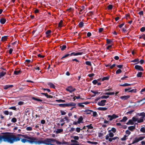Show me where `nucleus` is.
I'll list each match as a JSON object with an SVG mask.
<instances>
[{
    "mask_svg": "<svg viewBox=\"0 0 145 145\" xmlns=\"http://www.w3.org/2000/svg\"><path fill=\"white\" fill-rule=\"evenodd\" d=\"M21 72V71L20 70L19 71H14V74L16 75L19 74Z\"/></svg>",
    "mask_w": 145,
    "mask_h": 145,
    "instance_id": "393cba45",
    "label": "nucleus"
},
{
    "mask_svg": "<svg viewBox=\"0 0 145 145\" xmlns=\"http://www.w3.org/2000/svg\"><path fill=\"white\" fill-rule=\"evenodd\" d=\"M84 6H82L81 7V8H80L78 9V10L80 11L79 13L80 14H81L80 12H82V10H84Z\"/></svg>",
    "mask_w": 145,
    "mask_h": 145,
    "instance_id": "cd10ccee",
    "label": "nucleus"
},
{
    "mask_svg": "<svg viewBox=\"0 0 145 145\" xmlns=\"http://www.w3.org/2000/svg\"><path fill=\"white\" fill-rule=\"evenodd\" d=\"M18 136L17 137L15 135H10L7 133L3 135H0V143H1L2 141H4L12 144L14 142L20 140L21 138L19 136H22L25 137L24 135L21 134H18Z\"/></svg>",
    "mask_w": 145,
    "mask_h": 145,
    "instance_id": "f257e3e1",
    "label": "nucleus"
},
{
    "mask_svg": "<svg viewBox=\"0 0 145 145\" xmlns=\"http://www.w3.org/2000/svg\"><path fill=\"white\" fill-rule=\"evenodd\" d=\"M81 130V129L80 128H79V127H77L76 128V131L77 132L79 133V132H80V130Z\"/></svg>",
    "mask_w": 145,
    "mask_h": 145,
    "instance_id": "13d9d810",
    "label": "nucleus"
},
{
    "mask_svg": "<svg viewBox=\"0 0 145 145\" xmlns=\"http://www.w3.org/2000/svg\"><path fill=\"white\" fill-rule=\"evenodd\" d=\"M115 93L114 92H106L104 94L105 95H113Z\"/></svg>",
    "mask_w": 145,
    "mask_h": 145,
    "instance_id": "72a5a7b5",
    "label": "nucleus"
},
{
    "mask_svg": "<svg viewBox=\"0 0 145 145\" xmlns=\"http://www.w3.org/2000/svg\"><path fill=\"white\" fill-rule=\"evenodd\" d=\"M139 59L138 58H137L136 59H134V60H133L131 61V62H138L137 63H135V64H137L138 63H139Z\"/></svg>",
    "mask_w": 145,
    "mask_h": 145,
    "instance_id": "f704fd0d",
    "label": "nucleus"
},
{
    "mask_svg": "<svg viewBox=\"0 0 145 145\" xmlns=\"http://www.w3.org/2000/svg\"><path fill=\"white\" fill-rule=\"evenodd\" d=\"M113 6L112 5H109L107 6V9L108 10H111Z\"/></svg>",
    "mask_w": 145,
    "mask_h": 145,
    "instance_id": "58836bf2",
    "label": "nucleus"
},
{
    "mask_svg": "<svg viewBox=\"0 0 145 145\" xmlns=\"http://www.w3.org/2000/svg\"><path fill=\"white\" fill-rule=\"evenodd\" d=\"M83 54V52H78L77 53H75L74 52H73L72 53H69V56H76L79 55H82Z\"/></svg>",
    "mask_w": 145,
    "mask_h": 145,
    "instance_id": "7ed1b4c3",
    "label": "nucleus"
},
{
    "mask_svg": "<svg viewBox=\"0 0 145 145\" xmlns=\"http://www.w3.org/2000/svg\"><path fill=\"white\" fill-rule=\"evenodd\" d=\"M106 41L107 43L108 44H110L112 42V40L110 39H107Z\"/></svg>",
    "mask_w": 145,
    "mask_h": 145,
    "instance_id": "c9c22d12",
    "label": "nucleus"
},
{
    "mask_svg": "<svg viewBox=\"0 0 145 145\" xmlns=\"http://www.w3.org/2000/svg\"><path fill=\"white\" fill-rule=\"evenodd\" d=\"M144 119H142V118H140L138 120H137V122L138 123H140L142 122H143L144 121Z\"/></svg>",
    "mask_w": 145,
    "mask_h": 145,
    "instance_id": "79ce46f5",
    "label": "nucleus"
},
{
    "mask_svg": "<svg viewBox=\"0 0 145 145\" xmlns=\"http://www.w3.org/2000/svg\"><path fill=\"white\" fill-rule=\"evenodd\" d=\"M137 114L139 116H141L142 117L140 118L142 119H144L145 117V113L144 112L137 113Z\"/></svg>",
    "mask_w": 145,
    "mask_h": 145,
    "instance_id": "0eeeda50",
    "label": "nucleus"
},
{
    "mask_svg": "<svg viewBox=\"0 0 145 145\" xmlns=\"http://www.w3.org/2000/svg\"><path fill=\"white\" fill-rule=\"evenodd\" d=\"M92 82L93 84L96 85L97 83V81L96 80H94L92 81Z\"/></svg>",
    "mask_w": 145,
    "mask_h": 145,
    "instance_id": "e2e57ef3",
    "label": "nucleus"
},
{
    "mask_svg": "<svg viewBox=\"0 0 145 145\" xmlns=\"http://www.w3.org/2000/svg\"><path fill=\"white\" fill-rule=\"evenodd\" d=\"M109 97V96L103 95L101 97V99H107Z\"/></svg>",
    "mask_w": 145,
    "mask_h": 145,
    "instance_id": "8fccbe9b",
    "label": "nucleus"
},
{
    "mask_svg": "<svg viewBox=\"0 0 145 145\" xmlns=\"http://www.w3.org/2000/svg\"><path fill=\"white\" fill-rule=\"evenodd\" d=\"M56 101L58 102H62L64 103L65 102V101L63 100L59 99V100H56Z\"/></svg>",
    "mask_w": 145,
    "mask_h": 145,
    "instance_id": "c03bdc74",
    "label": "nucleus"
},
{
    "mask_svg": "<svg viewBox=\"0 0 145 145\" xmlns=\"http://www.w3.org/2000/svg\"><path fill=\"white\" fill-rule=\"evenodd\" d=\"M67 106L68 107L70 106H75L76 105V104L73 102H70L68 103H67Z\"/></svg>",
    "mask_w": 145,
    "mask_h": 145,
    "instance_id": "f8f14e48",
    "label": "nucleus"
},
{
    "mask_svg": "<svg viewBox=\"0 0 145 145\" xmlns=\"http://www.w3.org/2000/svg\"><path fill=\"white\" fill-rule=\"evenodd\" d=\"M21 141L23 143H25V142H32L30 140H28L27 139H24V138L22 139L21 140Z\"/></svg>",
    "mask_w": 145,
    "mask_h": 145,
    "instance_id": "b1692460",
    "label": "nucleus"
},
{
    "mask_svg": "<svg viewBox=\"0 0 145 145\" xmlns=\"http://www.w3.org/2000/svg\"><path fill=\"white\" fill-rule=\"evenodd\" d=\"M145 137H141L138 138V139L139 141H140L143 140L145 138Z\"/></svg>",
    "mask_w": 145,
    "mask_h": 145,
    "instance_id": "69168bd1",
    "label": "nucleus"
},
{
    "mask_svg": "<svg viewBox=\"0 0 145 145\" xmlns=\"http://www.w3.org/2000/svg\"><path fill=\"white\" fill-rule=\"evenodd\" d=\"M7 36H5L2 37L1 39V40L3 41H6L7 40Z\"/></svg>",
    "mask_w": 145,
    "mask_h": 145,
    "instance_id": "c85d7f7f",
    "label": "nucleus"
},
{
    "mask_svg": "<svg viewBox=\"0 0 145 145\" xmlns=\"http://www.w3.org/2000/svg\"><path fill=\"white\" fill-rule=\"evenodd\" d=\"M127 136H126L125 135L123 138H121V140L122 141L125 140L127 139L126 137Z\"/></svg>",
    "mask_w": 145,
    "mask_h": 145,
    "instance_id": "bf43d9fd",
    "label": "nucleus"
},
{
    "mask_svg": "<svg viewBox=\"0 0 145 145\" xmlns=\"http://www.w3.org/2000/svg\"><path fill=\"white\" fill-rule=\"evenodd\" d=\"M26 130L27 131H32V128L31 127H26Z\"/></svg>",
    "mask_w": 145,
    "mask_h": 145,
    "instance_id": "3c124183",
    "label": "nucleus"
},
{
    "mask_svg": "<svg viewBox=\"0 0 145 145\" xmlns=\"http://www.w3.org/2000/svg\"><path fill=\"white\" fill-rule=\"evenodd\" d=\"M107 108L99 107L98 108V110H99L105 111L107 110Z\"/></svg>",
    "mask_w": 145,
    "mask_h": 145,
    "instance_id": "412c9836",
    "label": "nucleus"
},
{
    "mask_svg": "<svg viewBox=\"0 0 145 145\" xmlns=\"http://www.w3.org/2000/svg\"><path fill=\"white\" fill-rule=\"evenodd\" d=\"M8 109H12L15 110H16V108L15 106H12L9 107L8 108Z\"/></svg>",
    "mask_w": 145,
    "mask_h": 145,
    "instance_id": "603ef678",
    "label": "nucleus"
},
{
    "mask_svg": "<svg viewBox=\"0 0 145 145\" xmlns=\"http://www.w3.org/2000/svg\"><path fill=\"white\" fill-rule=\"evenodd\" d=\"M84 112H86V114H90L92 112H93V111L91 110L87 109L85 110Z\"/></svg>",
    "mask_w": 145,
    "mask_h": 145,
    "instance_id": "4468645a",
    "label": "nucleus"
},
{
    "mask_svg": "<svg viewBox=\"0 0 145 145\" xmlns=\"http://www.w3.org/2000/svg\"><path fill=\"white\" fill-rule=\"evenodd\" d=\"M110 77V76L109 75H108L107 76L104 77L102 78V81H103L105 80H108L109 79Z\"/></svg>",
    "mask_w": 145,
    "mask_h": 145,
    "instance_id": "dca6fc26",
    "label": "nucleus"
},
{
    "mask_svg": "<svg viewBox=\"0 0 145 145\" xmlns=\"http://www.w3.org/2000/svg\"><path fill=\"white\" fill-rule=\"evenodd\" d=\"M91 91L92 92V93L95 94H100V92H98V91H94L93 90H91Z\"/></svg>",
    "mask_w": 145,
    "mask_h": 145,
    "instance_id": "37998d69",
    "label": "nucleus"
},
{
    "mask_svg": "<svg viewBox=\"0 0 145 145\" xmlns=\"http://www.w3.org/2000/svg\"><path fill=\"white\" fill-rule=\"evenodd\" d=\"M103 133H98V136L100 138H103Z\"/></svg>",
    "mask_w": 145,
    "mask_h": 145,
    "instance_id": "ea45409f",
    "label": "nucleus"
},
{
    "mask_svg": "<svg viewBox=\"0 0 145 145\" xmlns=\"http://www.w3.org/2000/svg\"><path fill=\"white\" fill-rule=\"evenodd\" d=\"M139 141L138 138H135L134 140L133 141L132 143V144H133L136 143H137Z\"/></svg>",
    "mask_w": 145,
    "mask_h": 145,
    "instance_id": "a878e982",
    "label": "nucleus"
},
{
    "mask_svg": "<svg viewBox=\"0 0 145 145\" xmlns=\"http://www.w3.org/2000/svg\"><path fill=\"white\" fill-rule=\"evenodd\" d=\"M6 21V18L4 17H2L1 18L0 20V23L3 24H5Z\"/></svg>",
    "mask_w": 145,
    "mask_h": 145,
    "instance_id": "6e6552de",
    "label": "nucleus"
},
{
    "mask_svg": "<svg viewBox=\"0 0 145 145\" xmlns=\"http://www.w3.org/2000/svg\"><path fill=\"white\" fill-rule=\"evenodd\" d=\"M121 72H122L121 70L120 69H119L116 71V74H119L121 73Z\"/></svg>",
    "mask_w": 145,
    "mask_h": 145,
    "instance_id": "a19ab883",
    "label": "nucleus"
},
{
    "mask_svg": "<svg viewBox=\"0 0 145 145\" xmlns=\"http://www.w3.org/2000/svg\"><path fill=\"white\" fill-rule=\"evenodd\" d=\"M128 118L126 116H124L123 117V119L120 120L121 122H125L127 120Z\"/></svg>",
    "mask_w": 145,
    "mask_h": 145,
    "instance_id": "5701e85b",
    "label": "nucleus"
},
{
    "mask_svg": "<svg viewBox=\"0 0 145 145\" xmlns=\"http://www.w3.org/2000/svg\"><path fill=\"white\" fill-rule=\"evenodd\" d=\"M6 72H4L3 71H2L0 72V78H1L2 77L4 76L6 74Z\"/></svg>",
    "mask_w": 145,
    "mask_h": 145,
    "instance_id": "6ab92c4d",
    "label": "nucleus"
},
{
    "mask_svg": "<svg viewBox=\"0 0 145 145\" xmlns=\"http://www.w3.org/2000/svg\"><path fill=\"white\" fill-rule=\"evenodd\" d=\"M60 107H64L67 106V104H60L58 105Z\"/></svg>",
    "mask_w": 145,
    "mask_h": 145,
    "instance_id": "473e14b6",
    "label": "nucleus"
},
{
    "mask_svg": "<svg viewBox=\"0 0 145 145\" xmlns=\"http://www.w3.org/2000/svg\"><path fill=\"white\" fill-rule=\"evenodd\" d=\"M73 138L74 139V140H78L79 139V137L78 136H74L73 137Z\"/></svg>",
    "mask_w": 145,
    "mask_h": 145,
    "instance_id": "0e129e2a",
    "label": "nucleus"
},
{
    "mask_svg": "<svg viewBox=\"0 0 145 145\" xmlns=\"http://www.w3.org/2000/svg\"><path fill=\"white\" fill-rule=\"evenodd\" d=\"M142 72H138L137 75V76L138 77H141L142 76Z\"/></svg>",
    "mask_w": 145,
    "mask_h": 145,
    "instance_id": "e433bc0d",
    "label": "nucleus"
},
{
    "mask_svg": "<svg viewBox=\"0 0 145 145\" xmlns=\"http://www.w3.org/2000/svg\"><path fill=\"white\" fill-rule=\"evenodd\" d=\"M137 89H133L131 90H129L128 92H134L135 93L136 92Z\"/></svg>",
    "mask_w": 145,
    "mask_h": 145,
    "instance_id": "864d4df0",
    "label": "nucleus"
},
{
    "mask_svg": "<svg viewBox=\"0 0 145 145\" xmlns=\"http://www.w3.org/2000/svg\"><path fill=\"white\" fill-rule=\"evenodd\" d=\"M86 64L87 65H88L91 66V62L89 61H86Z\"/></svg>",
    "mask_w": 145,
    "mask_h": 145,
    "instance_id": "a18cd8bd",
    "label": "nucleus"
},
{
    "mask_svg": "<svg viewBox=\"0 0 145 145\" xmlns=\"http://www.w3.org/2000/svg\"><path fill=\"white\" fill-rule=\"evenodd\" d=\"M41 94L43 95H44L47 98H48V95L47 93H41Z\"/></svg>",
    "mask_w": 145,
    "mask_h": 145,
    "instance_id": "4d7b16f0",
    "label": "nucleus"
},
{
    "mask_svg": "<svg viewBox=\"0 0 145 145\" xmlns=\"http://www.w3.org/2000/svg\"><path fill=\"white\" fill-rule=\"evenodd\" d=\"M63 131V130L61 129H57V130L56 131V133H59L62 132Z\"/></svg>",
    "mask_w": 145,
    "mask_h": 145,
    "instance_id": "4be33fe9",
    "label": "nucleus"
},
{
    "mask_svg": "<svg viewBox=\"0 0 145 145\" xmlns=\"http://www.w3.org/2000/svg\"><path fill=\"white\" fill-rule=\"evenodd\" d=\"M135 68L137 70H138L139 71H144V69L143 68V67L141 66H140V65H136L135 66Z\"/></svg>",
    "mask_w": 145,
    "mask_h": 145,
    "instance_id": "423d86ee",
    "label": "nucleus"
},
{
    "mask_svg": "<svg viewBox=\"0 0 145 145\" xmlns=\"http://www.w3.org/2000/svg\"><path fill=\"white\" fill-rule=\"evenodd\" d=\"M48 86H49L51 88H52L54 89L55 88V86L52 83L49 82L47 84Z\"/></svg>",
    "mask_w": 145,
    "mask_h": 145,
    "instance_id": "2eb2a0df",
    "label": "nucleus"
},
{
    "mask_svg": "<svg viewBox=\"0 0 145 145\" xmlns=\"http://www.w3.org/2000/svg\"><path fill=\"white\" fill-rule=\"evenodd\" d=\"M60 48L61 50L63 51L66 48V46L65 45H64L62 46H60Z\"/></svg>",
    "mask_w": 145,
    "mask_h": 145,
    "instance_id": "c756f323",
    "label": "nucleus"
},
{
    "mask_svg": "<svg viewBox=\"0 0 145 145\" xmlns=\"http://www.w3.org/2000/svg\"><path fill=\"white\" fill-rule=\"evenodd\" d=\"M134 123L132 120H129L128 122H127L126 124L127 125H133Z\"/></svg>",
    "mask_w": 145,
    "mask_h": 145,
    "instance_id": "aec40b11",
    "label": "nucleus"
},
{
    "mask_svg": "<svg viewBox=\"0 0 145 145\" xmlns=\"http://www.w3.org/2000/svg\"><path fill=\"white\" fill-rule=\"evenodd\" d=\"M70 53V52H69L67 53V54L65 55L64 56H63L61 58V59L63 60V59L64 58H66L67 57H68L69 56V53Z\"/></svg>",
    "mask_w": 145,
    "mask_h": 145,
    "instance_id": "a211bd4d",
    "label": "nucleus"
},
{
    "mask_svg": "<svg viewBox=\"0 0 145 145\" xmlns=\"http://www.w3.org/2000/svg\"><path fill=\"white\" fill-rule=\"evenodd\" d=\"M63 21L62 20H61L59 23L58 24V27H62V24L63 23Z\"/></svg>",
    "mask_w": 145,
    "mask_h": 145,
    "instance_id": "4c0bfd02",
    "label": "nucleus"
},
{
    "mask_svg": "<svg viewBox=\"0 0 145 145\" xmlns=\"http://www.w3.org/2000/svg\"><path fill=\"white\" fill-rule=\"evenodd\" d=\"M108 118H110L109 119L110 121H112L113 119L118 118V116L114 114H113L112 115H108L107 116Z\"/></svg>",
    "mask_w": 145,
    "mask_h": 145,
    "instance_id": "f03ea898",
    "label": "nucleus"
},
{
    "mask_svg": "<svg viewBox=\"0 0 145 145\" xmlns=\"http://www.w3.org/2000/svg\"><path fill=\"white\" fill-rule=\"evenodd\" d=\"M130 96L129 95H124L121 96L120 97V98L124 100H126L130 97Z\"/></svg>",
    "mask_w": 145,
    "mask_h": 145,
    "instance_id": "1a4fd4ad",
    "label": "nucleus"
},
{
    "mask_svg": "<svg viewBox=\"0 0 145 145\" xmlns=\"http://www.w3.org/2000/svg\"><path fill=\"white\" fill-rule=\"evenodd\" d=\"M66 90L69 91L70 93H71L72 92L75 91L76 89L75 88H73L72 86H69L68 88H66Z\"/></svg>",
    "mask_w": 145,
    "mask_h": 145,
    "instance_id": "20e7f679",
    "label": "nucleus"
},
{
    "mask_svg": "<svg viewBox=\"0 0 145 145\" xmlns=\"http://www.w3.org/2000/svg\"><path fill=\"white\" fill-rule=\"evenodd\" d=\"M32 99L34 100L37 101L39 102H42V100L41 99H39L38 97H33L31 98Z\"/></svg>",
    "mask_w": 145,
    "mask_h": 145,
    "instance_id": "ddd939ff",
    "label": "nucleus"
},
{
    "mask_svg": "<svg viewBox=\"0 0 145 145\" xmlns=\"http://www.w3.org/2000/svg\"><path fill=\"white\" fill-rule=\"evenodd\" d=\"M109 135L110 137H112L114 136V134L112 132H110L109 134Z\"/></svg>",
    "mask_w": 145,
    "mask_h": 145,
    "instance_id": "338daca9",
    "label": "nucleus"
},
{
    "mask_svg": "<svg viewBox=\"0 0 145 145\" xmlns=\"http://www.w3.org/2000/svg\"><path fill=\"white\" fill-rule=\"evenodd\" d=\"M84 23L82 22H80L78 24L79 27L80 28H82L84 26Z\"/></svg>",
    "mask_w": 145,
    "mask_h": 145,
    "instance_id": "bb28decb",
    "label": "nucleus"
},
{
    "mask_svg": "<svg viewBox=\"0 0 145 145\" xmlns=\"http://www.w3.org/2000/svg\"><path fill=\"white\" fill-rule=\"evenodd\" d=\"M135 124L134 126H129L128 127V129L130 131H133L134 129H135Z\"/></svg>",
    "mask_w": 145,
    "mask_h": 145,
    "instance_id": "9d476101",
    "label": "nucleus"
},
{
    "mask_svg": "<svg viewBox=\"0 0 145 145\" xmlns=\"http://www.w3.org/2000/svg\"><path fill=\"white\" fill-rule=\"evenodd\" d=\"M86 127H87L88 129H92L93 128V127L92 126V124H90L89 125H87L86 126Z\"/></svg>",
    "mask_w": 145,
    "mask_h": 145,
    "instance_id": "7c9ffc66",
    "label": "nucleus"
},
{
    "mask_svg": "<svg viewBox=\"0 0 145 145\" xmlns=\"http://www.w3.org/2000/svg\"><path fill=\"white\" fill-rule=\"evenodd\" d=\"M17 121V119L15 118H13L11 120V121L13 123H15Z\"/></svg>",
    "mask_w": 145,
    "mask_h": 145,
    "instance_id": "49530a36",
    "label": "nucleus"
},
{
    "mask_svg": "<svg viewBox=\"0 0 145 145\" xmlns=\"http://www.w3.org/2000/svg\"><path fill=\"white\" fill-rule=\"evenodd\" d=\"M13 86L12 85H7L4 86V89H7L9 88H12L13 87Z\"/></svg>",
    "mask_w": 145,
    "mask_h": 145,
    "instance_id": "9b49d317",
    "label": "nucleus"
},
{
    "mask_svg": "<svg viewBox=\"0 0 145 145\" xmlns=\"http://www.w3.org/2000/svg\"><path fill=\"white\" fill-rule=\"evenodd\" d=\"M140 131L143 133H145V128L142 127L141 128Z\"/></svg>",
    "mask_w": 145,
    "mask_h": 145,
    "instance_id": "de8ad7c7",
    "label": "nucleus"
},
{
    "mask_svg": "<svg viewBox=\"0 0 145 145\" xmlns=\"http://www.w3.org/2000/svg\"><path fill=\"white\" fill-rule=\"evenodd\" d=\"M83 103H78V105L79 107H84V106L82 105Z\"/></svg>",
    "mask_w": 145,
    "mask_h": 145,
    "instance_id": "09e8293b",
    "label": "nucleus"
},
{
    "mask_svg": "<svg viewBox=\"0 0 145 145\" xmlns=\"http://www.w3.org/2000/svg\"><path fill=\"white\" fill-rule=\"evenodd\" d=\"M142 38H143V39L145 40V34H143V35H142L141 36H140L139 37V38L140 39H141Z\"/></svg>",
    "mask_w": 145,
    "mask_h": 145,
    "instance_id": "5fc2aeb1",
    "label": "nucleus"
},
{
    "mask_svg": "<svg viewBox=\"0 0 145 145\" xmlns=\"http://www.w3.org/2000/svg\"><path fill=\"white\" fill-rule=\"evenodd\" d=\"M138 119V118H136L135 117H133L132 118V120L133 121L135 122L136 121H137Z\"/></svg>",
    "mask_w": 145,
    "mask_h": 145,
    "instance_id": "6e6d98bb",
    "label": "nucleus"
},
{
    "mask_svg": "<svg viewBox=\"0 0 145 145\" xmlns=\"http://www.w3.org/2000/svg\"><path fill=\"white\" fill-rule=\"evenodd\" d=\"M123 65H116V66L118 67L120 69H123Z\"/></svg>",
    "mask_w": 145,
    "mask_h": 145,
    "instance_id": "680f3d73",
    "label": "nucleus"
},
{
    "mask_svg": "<svg viewBox=\"0 0 145 145\" xmlns=\"http://www.w3.org/2000/svg\"><path fill=\"white\" fill-rule=\"evenodd\" d=\"M83 120V118L82 116H80V117L78 118L77 123L78 124H80L82 123V121Z\"/></svg>",
    "mask_w": 145,
    "mask_h": 145,
    "instance_id": "f3484780",
    "label": "nucleus"
},
{
    "mask_svg": "<svg viewBox=\"0 0 145 145\" xmlns=\"http://www.w3.org/2000/svg\"><path fill=\"white\" fill-rule=\"evenodd\" d=\"M106 102V100H103L101 101L100 102L97 103V105L100 106H104L105 105V103Z\"/></svg>",
    "mask_w": 145,
    "mask_h": 145,
    "instance_id": "39448f33",
    "label": "nucleus"
},
{
    "mask_svg": "<svg viewBox=\"0 0 145 145\" xmlns=\"http://www.w3.org/2000/svg\"><path fill=\"white\" fill-rule=\"evenodd\" d=\"M131 84H127V83H125L123 84H120V86H131Z\"/></svg>",
    "mask_w": 145,
    "mask_h": 145,
    "instance_id": "2f4dec72",
    "label": "nucleus"
},
{
    "mask_svg": "<svg viewBox=\"0 0 145 145\" xmlns=\"http://www.w3.org/2000/svg\"><path fill=\"white\" fill-rule=\"evenodd\" d=\"M140 31L142 32H143L145 31V27H142L140 29Z\"/></svg>",
    "mask_w": 145,
    "mask_h": 145,
    "instance_id": "052dcab7",
    "label": "nucleus"
},
{
    "mask_svg": "<svg viewBox=\"0 0 145 145\" xmlns=\"http://www.w3.org/2000/svg\"><path fill=\"white\" fill-rule=\"evenodd\" d=\"M51 33V31L50 30H48L47 31H46L45 32V33L46 35L49 34Z\"/></svg>",
    "mask_w": 145,
    "mask_h": 145,
    "instance_id": "774afa93",
    "label": "nucleus"
}]
</instances>
